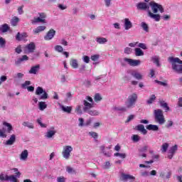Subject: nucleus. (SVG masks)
<instances>
[{"mask_svg": "<svg viewBox=\"0 0 182 182\" xmlns=\"http://www.w3.org/2000/svg\"><path fill=\"white\" fill-rule=\"evenodd\" d=\"M154 100H156V95H151L150 96L149 99L147 100L146 103L148 105H151V103H153V102H154Z\"/></svg>", "mask_w": 182, "mask_h": 182, "instance_id": "obj_39", "label": "nucleus"}, {"mask_svg": "<svg viewBox=\"0 0 182 182\" xmlns=\"http://www.w3.org/2000/svg\"><path fill=\"white\" fill-rule=\"evenodd\" d=\"M114 156L115 157H121V159H126V154L115 153Z\"/></svg>", "mask_w": 182, "mask_h": 182, "instance_id": "obj_51", "label": "nucleus"}, {"mask_svg": "<svg viewBox=\"0 0 182 182\" xmlns=\"http://www.w3.org/2000/svg\"><path fill=\"white\" fill-rule=\"evenodd\" d=\"M150 7L154 14H157L159 11L161 12V14H163V12H164V9L163 8V6L154 1H151L149 4L141 2L136 5L137 9H141L142 11H147L148 14H149V11H150Z\"/></svg>", "mask_w": 182, "mask_h": 182, "instance_id": "obj_1", "label": "nucleus"}, {"mask_svg": "<svg viewBox=\"0 0 182 182\" xmlns=\"http://www.w3.org/2000/svg\"><path fill=\"white\" fill-rule=\"evenodd\" d=\"M45 29H46V26H38L36 28H35L33 32L35 35H36V33H40V32H43V31H45Z\"/></svg>", "mask_w": 182, "mask_h": 182, "instance_id": "obj_23", "label": "nucleus"}, {"mask_svg": "<svg viewBox=\"0 0 182 182\" xmlns=\"http://www.w3.org/2000/svg\"><path fill=\"white\" fill-rule=\"evenodd\" d=\"M40 69H41V65H36L31 68L30 70L28 71V73H30V75H36V73L39 72Z\"/></svg>", "mask_w": 182, "mask_h": 182, "instance_id": "obj_17", "label": "nucleus"}, {"mask_svg": "<svg viewBox=\"0 0 182 182\" xmlns=\"http://www.w3.org/2000/svg\"><path fill=\"white\" fill-rule=\"evenodd\" d=\"M46 107H48V105H46V102H38V108H39V110H41V112H43V110H45Z\"/></svg>", "mask_w": 182, "mask_h": 182, "instance_id": "obj_33", "label": "nucleus"}, {"mask_svg": "<svg viewBox=\"0 0 182 182\" xmlns=\"http://www.w3.org/2000/svg\"><path fill=\"white\" fill-rule=\"evenodd\" d=\"M29 85H31V81H26L24 83L21 85V87L23 89H28V87H29Z\"/></svg>", "mask_w": 182, "mask_h": 182, "instance_id": "obj_49", "label": "nucleus"}, {"mask_svg": "<svg viewBox=\"0 0 182 182\" xmlns=\"http://www.w3.org/2000/svg\"><path fill=\"white\" fill-rule=\"evenodd\" d=\"M72 151H73V147L70 145H65L63 147L62 151V156L65 160H69L70 159V156L72 154Z\"/></svg>", "mask_w": 182, "mask_h": 182, "instance_id": "obj_6", "label": "nucleus"}, {"mask_svg": "<svg viewBox=\"0 0 182 182\" xmlns=\"http://www.w3.org/2000/svg\"><path fill=\"white\" fill-rule=\"evenodd\" d=\"M168 61L171 63L176 73H182V60L178 58L169 57Z\"/></svg>", "mask_w": 182, "mask_h": 182, "instance_id": "obj_3", "label": "nucleus"}, {"mask_svg": "<svg viewBox=\"0 0 182 182\" xmlns=\"http://www.w3.org/2000/svg\"><path fill=\"white\" fill-rule=\"evenodd\" d=\"M9 29V26L6 23L3 24L0 27V31H1L3 33H5Z\"/></svg>", "mask_w": 182, "mask_h": 182, "instance_id": "obj_34", "label": "nucleus"}, {"mask_svg": "<svg viewBox=\"0 0 182 182\" xmlns=\"http://www.w3.org/2000/svg\"><path fill=\"white\" fill-rule=\"evenodd\" d=\"M100 150L102 153L106 157H111L112 156V152H109L106 151V147L105 146H100Z\"/></svg>", "mask_w": 182, "mask_h": 182, "instance_id": "obj_26", "label": "nucleus"}, {"mask_svg": "<svg viewBox=\"0 0 182 182\" xmlns=\"http://www.w3.org/2000/svg\"><path fill=\"white\" fill-rule=\"evenodd\" d=\"M25 60H29V57H28V55H22V57L21 58H18L15 62V65H21V63H22V62H25Z\"/></svg>", "mask_w": 182, "mask_h": 182, "instance_id": "obj_22", "label": "nucleus"}, {"mask_svg": "<svg viewBox=\"0 0 182 182\" xmlns=\"http://www.w3.org/2000/svg\"><path fill=\"white\" fill-rule=\"evenodd\" d=\"M138 46H139V48H141V49H144V50H146V49H147V46H146V44L143 43H139Z\"/></svg>", "mask_w": 182, "mask_h": 182, "instance_id": "obj_58", "label": "nucleus"}, {"mask_svg": "<svg viewBox=\"0 0 182 182\" xmlns=\"http://www.w3.org/2000/svg\"><path fill=\"white\" fill-rule=\"evenodd\" d=\"M55 134H56V130L49 129L46 133L45 137H46V139H52V137H53V136H55Z\"/></svg>", "mask_w": 182, "mask_h": 182, "instance_id": "obj_19", "label": "nucleus"}, {"mask_svg": "<svg viewBox=\"0 0 182 182\" xmlns=\"http://www.w3.org/2000/svg\"><path fill=\"white\" fill-rule=\"evenodd\" d=\"M57 182H66V178L63 176H59L57 178Z\"/></svg>", "mask_w": 182, "mask_h": 182, "instance_id": "obj_57", "label": "nucleus"}, {"mask_svg": "<svg viewBox=\"0 0 182 182\" xmlns=\"http://www.w3.org/2000/svg\"><path fill=\"white\" fill-rule=\"evenodd\" d=\"M132 140L134 141L135 143H137V141H140V136L137 134H134L132 136Z\"/></svg>", "mask_w": 182, "mask_h": 182, "instance_id": "obj_47", "label": "nucleus"}, {"mask_svg": "<svg viewBox=\"0 0 182 182\" xmlns=\"http://www.w3.org/2000/svg\"><path fill=\"white\" fill-rule=\"evenodd\" d=\"M146 129L152 132H159V126L155 124H149L146 127Z\"/></svg>", "mask_w": 182, "mask_h": 182, "instance_id": "obj_25", "label": "nucleus"}, {"mask_svg": "<svg viewBox=\"0 0 182 182\" xmlns=\"http://www.w3.org/2000/svg\"><path fill=\"white\" fill-rule=\"evenodd\" d=\"M95 102H100L102 100V96L100 94H96L94 97Z\"/></svg>", "mask_w": 182, "mask_h": 182, "instance_id": "obj_54", "label": "nucleus"}, {"mask_svg": "<svg viewBox=\"0 0 182 182\" xmlns=\"http://www.w3.org/2000/svg\"><path fill=\"white\" fill-rule=\"evenodd\" d=\"M124 27L125 31H129V29L133 28V23L130 21V19L126 18L124 19Z\"/></svg>", "mask_w": 182, "mask_h": 182, "instance_id": "obj_13", "label": "nucleus"}, {"mask_svg": "<svg viewBox=\"0 0 182 182\" xmlns=\"http://www.w3.org/2000/svg\"><path fill=\"white\" fill-rule=\"evenodd\" d=\"M102 168L105 170H107V168H110V162L106 161Z\"/></svg>", "mask_w": 182, "mask_h": 182, "instance_id": "obj_59", "label": "nucleus"}, {"mask_svg": "<svg viewBox=\"0 0 182 182\" xmlns=\"http://www.w3.org/2000/svg\"><path fill=\"white\" fill-rule=\"evenodd\" d=\"M136 129L139 132H141V134H147V130L146 129V128H144V125L143 124H139L136 127Z\"/></svg>", "mask_w": 182, "mask_h": 182, "instance_id": "obj_29", "label": "nucleus"}, {"mask_svg": "<svg viewBox=\"0 0 182 182\" xmlns=\"http://www.w3.org/2000/svg\"><path fill=\"white\" fill-rule=\"evenodd\" d=\"M134 52L135 56H144V52L140 48H136Z\"/></svg>", "mask_w": 182, "mask_h": 182, "instance_id": "obj_30", "label": "nucleus"}, {"mask_svg": "<svg viewBox=\"0 0 182 182\" xmlns=\"http://www.w3.org/2000/svg\"><path fill=\"white\" fill-rule=\"evenodd\" d=\"M154 120L156 123L160 124L161 126L166 123V118H164V114H163V110L161 109H155L154 111Z\"/></svg>", "mask_w": 182, "mask_h": 182, "instance_id": "obj_4", "label": "nucleus"}, {"mask_svg": "<svg viewBox=\"0 0 182 182\" xmlns=\"http://www.w3.org/2000/svg\"><path fill=\"white\" fill-rule=\"evenodd\" d=\"M167 149H168V143L163 144L161 149L162 153H166V151H167Z\"/></svg>", "mask_w": 182, "mask_h": 182, "instance_id": "obj_43", "label": "nucleus"}, {"mask_svg": "<svg viewBox=\"0 0 182 182\" xmlns=\"http://www.w3.org/2000/svg\"><path fill=\"white\" fill-rule=\"evenodd\" d=\"M18 22H19V18H18L16 16L13 17L11 21V23L12 26H16V25H18Z\"/></svg>", "mask_w": 182, "mask_h": 182, "instance_id": "obj_35", "label": "nucleus"}, {"mask_svg": "<svg viewBox=\"0 0 182 182\" xmlns=\"http://www.w3.org/2000/svg\"><path fill=\"white\" fill-rule=\"evenodd\" d=\"M36 122L38 123V124H39V126H41V127H43L44 129H46V127H48V125L46 124L42 123V118L41 117L36 119Z\"/></svg>", "mask_w": 182, "mask_h": 182, "instance_id": "obj_36", "label": "nucleus"}, {"mask_svg": "<svg viewBox=\"0 0 182 182\" xmlns=\"http://www.w3.org/2000/svg\"><path fill=\"white\" fill-rule=\"evenodd\" d=\"M70 65L73 69H77L79 68V63H77V60L76 59H71Z\"/></svg>", "mask_w": 182, "mask_h": 182, "instance_id": "obj_24", "label": "nucleus"}, {"mask_svg": "<svg viewBox=\"0 0 182 182\" xmlns=\"http://www.w3.org/2000/svg\"><path fill=\"white\" fill-rule=\"evenodd\" d=\"M124 62H127L130 65V66H139L140 63H141V61L140 60H133L132 58H124Z\"/></svg>", "mask_w": 182, "mask_h": 182, "instance_id": "obj_10", "label": "nucleus"}, {"mask_svg": "<svg viewBox=\"0 0 182 182\" xmlns=\"http://www.w3.org/2000/svg\"><path fill=\"white\" fill-rule=\"evenodd\" d=\"M156 83H158V85H161V86H164L165 87L168 86L167 82L156 80Z\"/></svg>", "mask_w": 182, "mask_h": 182, "instance_id": "obj_61", "label": "nucleus"}, {"mask_svg": "<svg viewBox=\"0 0 182 182\" xmlns=\"http://www.w3.org/2000/svg\"><path fill=\"white\" fill-rule=\"evenodd\" d=\"M16 140V136L15 134H12L9 139L6 141V146H12L15 143Z\"/></svg>", "mask_w": 182, "mask_h": 182, "instance_id": "obj_20", "label": "nucleus"}, {"mask_svg": "<svg viewBox=\"0 0 182 182\" xmlns=\"http://www.w3.org/2000/svg\"><path fill=\"white\" fill-rule=\"evenodd\" d=\"M141 28L145 31L149 32V25L146 23V22H141Z\"/></svg>", "mask_w": 182, "mask_h": 182, "instance_id": "obj_38", "label": "nucleus"}, {"mask_svg": "<svg viewBox=\"0 0 182 182\" xmlns=\"http://www.w3.org/2000/svg\"><path fill=\"white\" fill-rule=\"evenodd\" d=\"M136 101L137 95L136 93L129 95L127 102H125V107L127 109H132V107H134V105H136Z\"/></svg>", "mask_w": 182, "mask_h": 182, "instance_id": "obj_5", "label": "nucleus"}, {"mask_svg": "<svg viewBox=\"0 0 182 182\" xmlns=\"http://www.w3.org/2000/svg\"><path fill=\"white\" fill-rule=\"evenodd\" d=\"M141 176L142 177H149L150 176V174L149 173V171H144L141 173Z\"/></svg>", "mask_w": 182, "mask_h": 182, "instance_id": "obj_64", "label": "nucleus"}, {"mask_svg": "<svg viewBox=\"0 0 182 182\" xmlns=\"http://www.w3.org/2000/svg\"><path fill=\"white\" fill-rule=\"evenodd\" d=\"M3 126H6V127H7V132H9V134L12 133V131L14 130V127H12V124L6 122H3Z\"/></svg>", "mask_w": 182, "mask_h": 182, "instance_id": "obj_31", "label": "nucleus"}, {"mask_svg": "<svg viewBox=\"0 0 182 182\" xmlns=\"http://www.w3.org/2000/svg\"><path fill=\"white\" fill-rule=\"evenodd\" d=\"M28 38V34L26 33H18L16 36V41H25Z\"/></svg>", "mask_w": 182, "mask_h": 182, "instance_id": "obj_18", "label": "nucleus"}, {"mask_svg": "<svg viewBox=\"0 0 182 182\" xmlns=\"http://www.w3.org/2000/svg\"><path fill=\"white\" fill-rule=\"evenodd\" d=\"M89 134L92 136L93 139H96L97 137H99V135L97 132H89Z\"/></svg>", "mask_w": 182, "mask_h": 182, "instance_id": "obj_53", "label": "nucleus"}, {"mask_svg": "<svg viewBox=\"0 0 182 182\" xmlns=\"http://www.w3.org/2000/svg\"><path fill=\"white\" fill-rule=\"evenodd\" d=\"M22 125L24 127H28V129H35V126L33 125V123L29 122V121H25L22 123Z\"/></svg>", "mask_w": 182, "mask_h": 182, "instance_id": "obj_28", "label": "nucleus"}, {"mask_svg": "<svg viewBox=\"0 0 182 182\" xmlns=\"http://www.w3.org/2000/svg\"><path fill=\"white\" fill-rule=\"evenodd\" d=\"M12 170H13V171H14V173H16L15 176H16V177L18 178H19L21 177V172H19L18 168H14Z\"/></svg>", "mask_w": 182, "mask_h": 182, "instance_id": "obj_52", "label": "nucleus"}, {"mask_svg": "<svg viewBox=\"0 0 182 182\" xmlns=\"http://www.w3.org/2000/svg\"><path fill=\"white\" fill-rule=\"evenodd\" d=\"M132 76L136 80H143V74L137 70H133L131 73Z\"/></svg>", "mask_w": 182, "mask_h": 182, "instance_id": "obj_14", "label": "nucleus"}, {"mask_svg": "<svg viewBox=\"0 0 182 182\" xmlns=\"http://www.w3.org/2000/svg\"><path fill=\"white\" fill-rule=\"evenodd\" d=\"M100 58L99 55H94L91 56V60H93V62H96V60H98Z\"/></svg>", "mask_w": 182, "mask_h": 182, "instance_id": "obj_60", "label": "nucleus"}, {"mask_svg": "<svg viewBox=\"0 0 182 182\" xmlns=\"http://www.w3.org/2000/svg\"><path fill=\"white\" fill-rule=\"evenodd\" d=\"M161 176L164 180H168L171 177V173L168 172L166 175H161Z\"/></svg>", "mask_w": 182, "mask_h": 182, "instance_id": "obj_50", "label": "nucleus"}, {"mask_svg": "<svg viewBox=\"0 0 182 182\" xmlns=\"http://www.w3.org/2000/svg\"><path fill=\"white\" fill-rule=\"evenodd\" d=\"M178 150V146L177 145H174L170 148L168 152V158L171 159H173V156L176 154V151Z\"/></svg>", "mask_w": 182, "mask_h": 182, "instance_id": "obj_12", "label": "nucleus"}, {"mask_svg": "<svg viewBox=\"0 0 182 182\" xmlns=\"http://www.w3.org/2000/svg\"><path fill=\"white\" fill-rule=\"evenodd\" d=\"M54 49L56 52H58L59 53H63V47H62L61 46H59V45L55 46L54 47Z\"/></svg>", "mask_w": 182, "mask_h": 182, "instance_id": "obj_44", "label": "nucleus"}, {"mask_svg": "<svg viewBox=\"0 0 182 182\" xmlns=\"http://www.w3.org/2000/svg\"><path fill=\"white\" fill-rule=\"evenodd\" d=\"M16 53L20 54L22 53V46H18L17 48L15 49Z\"/></svg>", "mask_w": 182, "mask_h": 182, "instance_id": "obj_56", "label": "nucleus"}, {"mask_svg": "<svg viewBox=\"0 0 182 182\" xmlns=\"http://www.w3.org/2000/svg\"><path fill=\"white\" fill-rule=\"evenodd\" d=\"M61 109H62V111L65 112V113H70V112H72V107H71L62 106Z\"/></svg>", "mask_w": 182, "mask_h": 182, "instance_id": "obj_41", "label": "nucleus"}, {"mask_svg": "<svg viewBox=\"0 0 182 182\" xmlns=\"http://www.w3.org/2000/svg\"><path fill=\"white\" fill-rule=\"evenodd\" d=\"M58 8L60 11H65V9H68V6L63 4H58Z\"/></svg>", "mask_w": 182, "mask_h": 182, "instance_id": "obj_63", "label": "nucleus"}, {"mask_svg": "<svg viewBox=\"0 0 182 182\" xmlns=\"http://www.w3.org/2000/svg\"><path fill=\"white\" fill-rule=\"evenodd\" d=\"M56 34V31L53 29H50L46 35L44 36L45 41H52Z\"/></svg>", "mask_w": 182, "mask_h": 182, "instance_id": "obj_11", "label": "nucleus"}, {"mask_svg": "<svg viewBox=\"0 0 182 182\" xmlns=\"http://www.w3.org/2000/svg\"><path fill=\"white\" fill-rule=\"evenodd\" d=\"M28 156H29V152H28V150L25 149L21 153L19 159L21 161H26V160H28Z\"/></svg>", "mask_w": 182, "mask_h": 182, "instance_id": "obj_16", "label": "nucleus"}, {"mask_svg": "<svg viewBox=\"0 0 182 182\" xmlns=\"http://www.w3.org/2000/svg\"><path fill=\"white\" fill-rule=\"evenodd\" d=\"M151 60H152V62H154V63H155L156 65V66H160L159 56L155 55V56L152 57Z\"/></svg>", "mask_w": 182, "mask_h": 182, "instance_id": "obj_40", "label": "nucleus"}, {"mask_svg": "<svg viewBox=\"0 0 182 182\" xmlns=\"http://www.w3.org/2000/svg\"><path fill=\"white\" fill-rule=\"evenodd\" d=\"M78 121H79V124H78L79 127H83V126H85V119L83 118H79Z\"/></svg>", "mask_w": 182, "mask_h": 182, "instance_id": "obj_48", "label": "nucleus"}, {"mask_svg": "<svg viewBox=\"0 0 182 182\" xmlns=\"http://www.w3.org/2000/svg\"><path fill=\"white\" fill-rule=\"evenodd\" d=\"M97 43H99L100 45H105V43H107V40L106 38L103 37H97L96 38Z\"/></svg>", "mask_w": 182, "mask_h": 182, "instance_id": "obj_27", "label": "nucleus"}, {"mask_svg": "<svg viewBox=\"0 0 182 182\" xmlns=\"http://www.w3.org/2000/svg\"><path fill=\"white\" fill-rule=\"evenodd\" d=\"M120 180H122V181H127L128 180H136V177L130 174L122 173Z\"/></svg>", "mask_w": 182, "mask_h": 182, "instance_id": "obj_15", "label": "nucleus"}, {"mask_svg": "<svg viewBox=\"0 0 182 182\" xmlns=\"http://www.w3.org/2000/svg\"><path fill=\"white\" fill-rule=\"evenodd\" d=\"M82 105H78L75 108V113H77V114H82Z\"/></svg>", "mask_w": 182, "mask_h": 182, "instance_id": "obj_46", "label": "nucleus"}, {"mask_svg": "<svg viewBox=\"0 0 182 182\" xmlns=\"http://www.w3.org/2000/svg\"><path fill=\"white\" fill-rule=\"evenodd\" d=\"M6 129L5 128H3L2 129H0V137H2L3 139H6Z\"/></svg>", "mask_w": 182, "mask_h": 182, "instance_id": "obj_37", "label": "nucleus"}, {"mask_svg": "<svg viewBox=\"0 0 182 182\" xmlns=\"http://www.w3.org/2000/svg\"><path fill=\"white\" fill-rule=\"evenodd\" d=\"M5 45H6V41H5V38L0 37V48H5Z\"/></svg>", "mask_w": 182, "mask_h": 182, "instance_id": "obj_45", "label": "nucleus"}, {"mask_svg": "<svg viewBox=\"0 0 182 182\" xmlns=\"http://www.w3.org/2000/svg\"><path fill=\"white\" fill-rule=\"evenodd\" d=\"M124 53H126L127 55H130V53H132V48L127 47L124 48Z\"/></svg>", "mask_w": 182, "mask_h": 182, "instance_id": "obj_62", "label": "nucleus"}, {"mask_svg": "<svg viewBox=\"0 0 182 182\" xmlns=\"http://www.w3.org/2000/svg\"><path fill=\"white\" fill-rule=\"evenodd\" d=\"M39 17H34L31 20L32 25H35L36 23H46V14L45 13H39Z\"/></svg>", "mask_w": 182, "mask_h": 182, "instance_id": "obj_7", "label": "nucleus"}, {"mask_svg": "<svg viewBox=\"0 0 182 182\" xmlns=\"http://www.w3.org/2000/svg\"><path fill=\"white\" fill-rule=\"evenodd\" d=\"M36 95L39 97V100H46L48 97V95L46 93V91L44 90L42 87H38L36 90Z\"/></svg>", "mask_w": 182, "mask_h": 182, "instance_id": "obj_8", "label": "nucleus"}, {"mask_svg": "<svg viewBox=\"0 0 182 182\" xmlns=\"http://www.w3.org/2000/svg\"><path fill=\"white\" fill-rule=\"evenodd\" d=\"M36 49L35 43L31 42L25 47L24 53H33Z\"/></svg>", "mask_w": 182, "mask_h": 182, "instance_id": "obj_9", "label": "nucleus"}, {"mask_svg": "<svg viewBox=\"0 0 182 182\" xmlns=\"http://www.w3.org/2000/svg\"><path fill=\"white\" fill-rule=\"evenodd\" d=\"M114 109L117 112H127V108H126V107H114Z\"/></svg>", "mask_w": 182, "mask_h": 182, "instance_id": "obj_42", "label": "nucleus"}, {"mask_svg": "<svg viewBox=\"0 0 182 182\" xmlns=\"http://www.w3.org/2000/svg\"><path fill=\"white\" fill-rule=\"evenodd\" d=\"M160 106L165 109V112H168L170 110V107H168V105L165 101H160L159 102Z\"/></svg>", "mask_w": 182, "mask_h": 182, "instance_id": "obj_32", "label": "nucleus"}, {"mask_svg": "<svg viewBox=\"0 0 182 182\" xmlns=\"http://www.w3.org/2000/svg\"><path fill=\"white\" fill-rule=\"evenodd\" d=\"M82 60L85 63H89V62H90V58L87 55H84L82 57Z\"/></svg>", "mask_w": 182, "mask_h": 182, "instance_id": "obj_55", "label": "nucleus"}, {"mask_svg": "<svg viewBox=\"0 0 182 182\" xmlns=\"http://www.w3.org/2000/svg\"><path fill=\"white\" fill-rule=\"evenodd\" d=\"M148 16H149V18H151V19H154V21H156V22L160 21V14H154L149 11Z\"/></svg>", "mask_w": 182, "mask_h": 182, "instance_id": "obj_21", "label": "nucleus"}, {"mask_svg": "<svg viewBox=\"0 0 182 182\" xmlns=\"http://www.w3.org/2000/svg\"><path fill=\"white\" fill-rule=\"evenodd\" d=\"M83 112L88 113L90 116H99L100 112L97 110H92L91 109L95 107V103H93V98L87 96L85 100H83Z\"/></svg>", "mask_w": 182, "mask_h": 182, "instance_id": "obj_2", "label": "nucleus"}]
</instances>
